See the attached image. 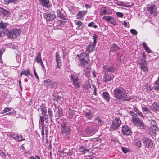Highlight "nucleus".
Wrapping results in <instances>:
<instances>
[{"label": "nucleus", "instance_id": "obj_1", "mask_svg": "<svg viewBox=\"0 0 159 159\" xmlns=\"http://www.w3.org/2000/svg\"><path fill=\"white\" fill-rule=\"evenodd\" d=\"M113 92L114 97L116 100L124 101H129L131 99L127 97L126 90L120 86L116 88Z\"/></svg>", "mask_w": 159, "mask_h": 159}, {"label": "nucleus", "instance_id": "obj_2", "mask_svg": "<svg viewBox=\"0 0 159 159\" xmlns=\"http://www.w3.org/2000/svg\"><path fill=\"white\" fill-rule=\"evenodd\" d=\"M77 57L76 59L79 64V66L81 65L83 66L86 69V70H87L86 71L85 73L88 72L89 65V55L83 52L80 55L77 54Z\"/></svg>", "mask_w": 159, "mask_h": 159}, {"label": "nucleus", "instance_id": "obj_3", "mask_svg": "<svg viewBox=\"0 0 159 159\" xmlns=\"http://www.w3.org/2000/svg\"><path fill=\"white\" fill-rule=\"evenodd\" d=\"M97 131V128L93 122H88L85 124L84 134L85 136H90L94 134Z\"/></svg>", "mask_w": 159, "mask_h": 159}, {"label": "nucleus", "instance_id": "obj_4", "mask_svg": "<svg viewBox=\"0 0 159 159\" xmlns=\"http://www.w3.org/2000/svg\"><path fill=\"white\" fill-rule=\"evenodd\" d=\"M70 128L67 126L66 123L61 124V125L60 134L62 135L65 138L69 139L70 137Z\"/></svg>", "mask_w": 159, "mask_h": 159}, {"label": "nucleus", "instance_id": "obj_5", "mask_svg": "<svg viewBox=\"0 0 159 159\" xmlns=\"http://www.w3.org/2000/svg\"><path fill=\"white\" fill-rule=\"evenodd\" d=\"M20 29H13L10 30L7 29L6 33L7 34L8 37L11 38H14L18 36L21 33Z\"/></svg>", "mask_w": 159, "mask_h": 159}, {"label": "nucleus", "instance_id": "obj_6", "mask_svg": "<svg viewBox=\"0 0 159 159\" xmlns=\"http://www.w3.org/2000/svg\"><path fill=\"white\" fill-rule=\"evenodd\" d=\"M79 76L78 74H71L70 76V78L72 82V84L76 89L79 88L81 84L80 81L78 78Z\"/></svg>", "mask_w": 159, "mask_h": 159}, {"label": "nucleus", "instance_id": "obj_7", "mask_svg": "<svg viewBox=\"0 0 159 159\" xmlns=\"http://www.w3.org/2000/svg\"><path fill=\"white\" fill-rule=\"evenodd\" d=\"M43 84L47 88L54 89H55L58 85V82L49 79L45 80Z\"/></svg>", "mask_w": 159, "mask_h": 159}, {"label": "nucleus", "instance_id": "obj_8", "mask_svg": "<svg viewBox=\"0 0 159 159\" xmlns=\"http://www.w3.org/2000/svg\"><path fill=\"white\" fill-rule=\"evenodd\" d=\"M56 15L54 14V12L53 11H49L47 13L44 15V17L47 22L52 21L51 24L53 25V20L56 18Z\"/></svg>", "mask_w": 159, "mask_h": 159}, {"label": "nucleus", "instance_id": "obj_9", "mask_svg": "<svg viewBox=\"0 0 159 159\" xmlns=\"http://www.w3.org/2000/svg\"><path fill=\"white\" fill-rule=\"evenodd\" d=\"M121 121L120 118H115L113 120L112 124L110 126V130L113 131L117 130L120 127Z\"/></svg>", "mask_w": 159, "mask_h": 159}, {"label": "nucleus", "instance_id": "obj_10", "mask_svg": "<svg viewBox=\"0 0 159 159\" xmlns=\"http://www.w3.org/2000/svg\"><path fill=\"white\" fill-rule=\"evenodd\" d=\"M142 141L143 145L148 148H151L153 145L152 140L147 137H143L142 138Z\"/></svg>", "mask_w": 159, "mask_h": 159}, {"label": "nucleus", "instance_id": "obj_11", "mask_svg": "<svg viewBox=\"0 0 159 159\" xmlns=\"http://www.w3.org/2000/svg\"><path fill=\"white\" fill-rule=\"evenodd\" d=\"M146 116L147 117L150 123L151 128L152 130L154 131H157L158 128L157 125L155 120V118L152 115L149 116Z\"/></svg>", "mask_w": 159, "mask_h": 159}, {"label": "nucleus", "instance_id": "obj_12", "mask_svg": "<svg viewBox=\"0 0 159 159\" xmlns=\"http://www.w3.org/2000/svg\"><path fill=\"white\" fill-rule=\"evenodd\" d=\"M133 122V123L138 129H144L146 128V125H144L142 120L139 118Z\"/></svg>", "mask_w": 159, "mask_h": 159}, {"label": "nucleus", "instance_id": "obj_13", "mask_svg": "<svg viewBox=\"0 0 159 159\" xmlns=\"http://www.w3.org/2000/svg\"><path fill=\"white\" fill-rule=\"evenodd\" d=\"M147 9L151 15L154 16H157V7L155 4H152L149 5L147 7Z\"/></svg>", "mask_w": 159, "mask_h": 159}, {"label": "nucleus", "instance_id": "obj_14", "mask_svg": "<svg viewBox=\"0 0 159 159\" xmlns=\"http://www.w3.org/2000/svg\"><path fill=\"white\" fill-rule=\"evenodd\" d=\"M114 77L113 74L112 73H105L103 76V80L106 83L111 81Z\"/></svg>", "mask_w": 159, "mask_h": 159}, {"label": "nucleus", "instance_id": "obj_15", "mask_svg": "<svg viewBox=\"0 0 159 159\" xmlns=\"http://www.w3.org/2000/svg\"><path fill=\"white\" fill-rule=\"evenodd\" d=\"M121 131L124 135L129 136L132 134V132L130 128L126 125L122 126Z\"/></svg>", "mask_w": 159, "mask_h": 159}, {"label": "nucleus", "instance_id": "obj_16", "mask_svg": "<svg viewBox=\"0 0 159 159\" xmlns=\"http://www.w3.org/2000/svg\"><path fill=\"white\" fill-rule=\"evenodd\" d=\"M11 137L14 139L20 142L25 140V138L23 137L22 135L19 134L15 133H13L10 134Z\"/></svg>", "mask_w": 159, "mask_h": 159}, {"label": "nucleus", "instance_id": "obj_17", "mask_svg": "<svg viewBox=\"0 0 159 159\" xmlns=\"http://www.w3.org/2000/svg\"><path fill=\"white\" fill-rule=\"evenodd\" d=\"M93 123L98 127L101 126L103 124L104 121L100 117L97 116L94 119Z\"/></svg>", "mask_w": 159, "mask_h": 159}, {"label": "nucleus", "instance_id": "obj_18", "mask_svg": "<svg viewBox=\"0 0 159 159\" xmlns=\"http://www.w3.org/2000/svg\"><path fill=\"white\" fill-rule=\"evenodd\" d=\"M95 46L96 45L93 44V43H90L86 47V52L90 53L94 51L96 49Z\"/></svg>", "mask_w": 159, "mask_h": 159}, {"label": "nucleus", "instance_id": "obj_19", "mask_svg": "<svg viewBox=\"0 0 159 159\" xmlns=\"http://www.w3.org/2000/svg\"><path fill=\"white\" fill-rule=\"evenodd\" d=\"M10 13L8 11L0 7V16H1L7 18L9 16Z\"/></svg>", "mask_w": 159, "mask_h": 159}, {"label": "nucleus", "instance_id": "obj_20", "mask_svg": "<svg viewBox=\"0 0 159 159\" xmlns=\"http://www.w3.org/2000/svg\"><path fill=\"white\" fill-rule=\"evenodd\" d=\"M84 115L85 117L86 118V120L88 119L89 120H91L94 116V114L90 110H89L85 112Z\"/></svg>", "mask_w": 159, "mask_h": 159}, {"label": "nucleus", "instance_id": "obj_21", "mask_svg": "<svg viewBox=\"0 0 159 159\" xmlns=\"http://www.w3.org/2000/svg\"><path fill=\"white\" fill-rule=\"evenodd\" d=\"M140 66L141 69L143 71L146 72L148 71V68L147 66V64L145 60H143L141 61Z\"/></svg>", "mask_w": 159, "mask_h": 159}, {"label": "nucleus", "instance_id": "obj_22", "mask_svg": "<svg viewBox=\"0 0 159 159\" xmlns=\"http://www.w3.org/2000/svg\"><path fill=\"white\" fill-rule=\"evenodd\" d=\"M41 4L43 6L46 7L48 8L50 7L49 0H38Z\"/></svg>", "mask_w": 159, "mask_h": 159}, {"label": "nucleus", "instance_id": "obj_23", "mask_svg": "<svg viewBox=\"0 0 159 159\" xmlns=\"http://www.w3.org/2000/svg\"><path fill=\"white\" fill-rule=\"evenodd\" d=\"M115 67L112 66H108L107 67L105 70V73H111L115 72Z\"/></svg>", "mask_w": 159, "mask_h": 159}, {"label": "nucleus", "instance_id": "obj_24", "mask_svg": "<svg viewBox=\"0 0 159 159\" xmlns=\"http://www.w3.org/2000/svg\"><path fill=\"white\" fill-rule=\"evenodd\" d=\"M86 11H79L76 15L77 18L82 20L83 16L85 15Z\"/></svg>", "mask_w": 159, "mask_h": 159}, {"label": "nucleus", "instance_id": "obj_25", "mask_svg": "<svg viewBox=\"0 0 159 159\" xmlns=\"http://www.w3.org/2000/svg\"><path fill=\"white\" fill-rule=\"evenodd\" d=\"M23 75H24L25 76L28 78H31L33 77L32 74L30 72L29 70H28L27 71L24 70L22 71L20 73L21 76Z\"/></svg>", "mask_w": 159, "mask_h": 159}, {"label": "nucleus", "instance_id": "obj_26", "mask_svg": "<svg viewBox=\"0 0 159 159\" xmlns=\"http://www.w3.org/2000/svg\"><path fill=\"white\" fill-rule=\"evenodd\" d=\"M120 48L115 44H113L110 49V52H115L119 50Z\"/></svg>", "mask_w": 159, "mask_h": 159}, {"label": "nucleus", "instance_id": "obj_27", "mask_svg": "<svg viewBox=\"0 0 159 159\" xmlns=\"http://www.w3.org/2000/svg\"><path fill=\"white\" fill-rule=\"evenodd\" d=\"M102 96L104 99L107 100V102H109L110 100V96L107 92H103L102 93Z\"/></svg>", "mask_w": 159, "mask_h": 159}, {"label": "nucleus", "instance_id": "obj_28", "mask_svg": "<svg viewBox=\"0 0 159 159\" xmlns=\"http://www.w3.org/2000/svg\"><path fill=\"white\" fill-rule=\"evenodd\" d=\"M48 115L45 114L44 115L40 116V120L39 123H40L41 125L42 124H44V119L46 120L48 119Z\"/></svg>", "mask_w": 159, "mask_h": 159}, {"label": "nucleus", "instance_id": "obj_29", "mask_svg": "<svg viewBox=\"0 0 159 159\" xmlns=\"http://www.w3.org/2000/svg\"><path fill=\"white\" fill-rule=\"evenodd\" d=\"M40 111L42 112V115H44L47 113V109L45 105L43 104H42L40 106Z\"/></svg>", "mask_w": 159, "mask_h": 159}, {"label": "nucleus", "instance_id": "obj_30", "mask_svg": "<svg viewBox=\"0 0 159 159\" xmlns=\"http://www.w3.org/2000/svg\"><path fill=\"white\" fill-rule=\"evenodd\" d=\"M152 108L154 111H158L159 110V103L154 102L152 104Z\"/></svg>", "mask_w": 159, "mask_h": 159}, {"label": "nucleus", "instance_id": "obj_31", "mask_svg": "<svg viewBox=\"0 0 159 159\" xmlns=\"http://www.w3.org/2000/svg\"><path fill=\"white\" fill-rule=\"evenodd\" d=\"M134 145L137 147L139 148H141L142 147L141 141L139 139H137L134 141Z\"/></svg>", "mask_w": 159, "mask_h": 159}, {"label": "nucleus", "instance_id": "obj_32", "mask_svg": "<svg viewBox=\"0 0 159 159\" xmlns=\"http://www.w3.org/2000/svg\"><path fill=\"white\" fill-rule=\"evenodd\" d=\"M60 56L57 53H56V61L57 63V66L58 68H59L60 66L61 65V61L60 60Z\"/></svg>", "mask_w": 159, "mask_h": 159}, {"label": "nucleus", "instance_id": "obj_33", "mask_svg": "<svg viewBox=\"0 0 159 159\" xmlns=\"http://www.w3.org/2000/svg\"><path fill=\"white\" fill-rule=\"evenodd\" d=\"M9 24L7 23H3L2 21L0 22V28L3 29H5L6 31L7 29V28L8 27Z\"/></svg>", "mask_w": 159, "mask_h": 159}, {"label": "nucleus", "instance_id": "obj_34", "mask_svg": "<svg viewBox=\"0 0 159 159\" xmlns=\"http://www.w3.org/2000/svg\"><path fill=\"white\" fill-rule=\"evenodd\" d=\"M141 107L142 112L145 115H147L148 113L150 112L149 108L143 107V106H142Z\"/></svg>", "mask_w": 159, "mask_h": 159}, {"label": "nucleus", "instance_id": "obj_35", "mask_svg": "<svg viewBox=\"0 0 159 159\" xmlns=\"http://www.w3.org/2000/svg\"><path fill=\"white\" fill-rule=\"evenodd\" d=\"M130 114L132 116V120L133 122L135 120H137V119L139 118L137 116V114H135L134 112L130 111Z\"/></svg>", "mask_w": 159, "mask_h": 159}, {"label": "nucleus", "instance_id": "obj_36", "mask_svg": "<svg viewBox=\"0 0 159 159\" xmlns=\"http://www.w3.org/2000/svg\"><path fill=\"white\" fill-rule=\"evenodd\" d=\"M42 61L41 58V54L40 52H38L36 57L34 61H35L37 63H39Z\"/></svg>", "mask_w": 159, "mask_h": 159}, {"label": "nucleus", "instance_id": "obj_37", "mask_svg": "<svg viewBox=\"0 0 159 159\" xmlns=\"http://www.w3.org/2000/svg\"><path fill=\"white\" fill-rule=\"evenodd\" d=\"M116 5L120 6L126 7V4L125 2H123L120 1L116 0L115 2Z\"/></svg>", "mask_w": 159, "mask_h": 159}, {"label": "nucleus", "instance_id": "obj_38", "mask_svg": "<svg viewBox=\"0 0 159 159\" xmlns=\"http://www.w3.org/2000/svg\"><path fill=\"white\" fill-rule=\"evenodd\" d=\"M142 45H143V48L144 49L145 51L148 53H150L152 52V51L150 50L149 48L147 46L145 42H143Z\"/></svg>", "mask_w": 159, "mask_h": 159}, {"label": "nucleus", "instance_id": "obj_39", "mask_svg": "<svg viewBox=\"0 0 159 159\" xmlns=\"http://www.w3.org/2000/svg\"><path fill=\"white\" fill-rule=\"evenodd\" d=\"M75 24L77 26V28L79 29H82L83 28L82 25L83 23L80 21H75Z\"/></svg>", "mask_w": 159, "mask_h": 159}, {"label": "nucleus", "instance_id": "obj_40", "mask_svg": "<svg viewBox=\"0 0 159 159\" xmlns=\"http://www.w3.org/2000/svg\"><path fill=\"white\" fill-rule=\"evenodd\" d=\"M56 98V101L58 103H60L63 100V98L61 96L57 95Z\"/></svg>", "mask_w": 159, "mask_h": 159}, {"label": "nucleus", "instance_id": "obj_41", "mask_svg": "<svg viewBox=\"0 0 159 159\" xmlns=\"http://www.w3.org/2000/svg\"><path fill=\"white\" fill-rule=\"evenodd\" d=\"M12 108L11 107H6L4 110H2L1 112V114H3L6 113L11 110Z\"/></svg>", "mask_w": 159, "mask_h": 159}, {"label": "nucleus", "instance_id": "obj_42", "mask_svg": "<svg viewBox=\"0 0 159 159\" xmlns=\"http://www.w3.org/2000/svg\"><path fill=\"white\" fill-rule=\"evenodd\" d=\"M98 35L95 34H94L93 39V44L96 45L97 43V39L98 38Z\"/></svg>", "mask_w": 159, "mask_h": 159}, {"label": "nucleus", "instance_id": "obj_43", "mask_svg": "<svg viewBox=\"0 0 159 159\" xmlns=\"http://www.w3.org/2000/svg\"><path fill=\"white\" fill-rule=\"evenodd\" d=\"M16 111L13 110L12 111L9 112L8 113H6V115H10L12 116H14L16 115Z\"/></svg>", "mask_w": 159, "mask_h": 159}, {"label": "nucleus", "instance_id": "obj_44", "mask_svg": "<svg viewBox=\"0 0 159 159\" xmlns=\"http://www.w3.org/2000/svg\"><path fill=\"white\" fill-rule=\"evenodd\" d=\"M137 116H139L140 117L142 118L143 119H145V117L142 113L138 110L136 112Z\"/></svg>", "mask_w": 159, "mask_h": 159}, {"label": "nucleus", "instance_id": "obj_45", "mask_svg": "<svg viewBox=\"0 0 159 159\" xmlns=\"http://www.w3.org/2000/svg\"><path fill=\"white\" fill-rule=\"evenodd\" d=\"M48 112L49 115V117L50 119L52 120V118L53 116V115L52 113V111L50 108L48 109Z\"/></svg>", "mask_w": 159, "mask_h": 159}, {"label": "nucleus", "instance_id": "obj_46", "mask_svg": "<svg viewBox=\"0 0 159 159\" xmlns=\"http://www.w3.org/2000/svg\"><path fill=\"white\" fill-rule=\"evenodd\" d=\"M41 125L42 126V130L41 131V135L42 136V137L43 138L44 137V128L45 127V125L44 124H42Z\"/></svg>", "mask_w": 159, "mask_h": 159}, {"label": "nucleus", "instance_id": "obj_47", "mask_svg": "<svg viewBox=\"0 0 159 159\" xmlns=\"http://www.w3.org/2000/svg\"><path fill=\"white\" fill-rule=\"evenodd\" d=\"M18 0H4L6 4H9L10 3H14L17 1Z\"/></svg>", "mask_w": 159, "mask_h": 159}, {"label": "nucleus", "instance_id": "obj_48", "mask_svg": "<svg viewBox=\"0 0 159 159\" xmlns=\"http://www.w3.org/2000/svg\"><path fill=\"white\" fill-rule=\"evenodd\" d=\"M112 18L111 16H104L103 17V19L106 20L107 21H109Z\"/></svg>", "mask_w": 159, "mask_h": 159}, {"label": "nucleus", "instance_id": "obj_49", "mask_svg": "<svg viewBox=\"0 0 159 159\" xmlns=\"http://www.w3.org/2000/svg\"><path fill=\"white\" fill-rule=\"evenodd\" d=\"M116 15L117 17H122L123 16V14L121 12H117L116 13Z\"/></svg>", "mask_w": 159, "mask_h": 159}, {"label": "nucleus", "instance_id": "obj_50", "mask_svg": "<svg viewBox=\"0 0 159 159\" xmlns=\"http://www.w3.org/2000/svg\"><path fill=\"white\" fill-rule=\"evenodd\" d=\"M0 154L1 157H4V159H5V158H6L5 157L7 154V153L3 152V151H2L1 152H0Z\"/></svg>", "mask_w": 159, "mask_h": 159}, {"label": "nucleus", "instance_id": "obj_51", "mask_svg": "<svg viewBox=\"0 0 159 159\" xmlns=\"http://www.w3.org/2000/svg\"><path fill=\"white\" fill-rule=\"evenodd\" d=\"M121 148L123 152L125 154H126V153L128 152V149L127 148L122 147Z\"/></svg>", "mask_w": 159, "mask_h": 159}, {"label": "nucleus", "instance_id": "obj_52", "mask_svg": "<svg viewBox=\"0 0 159 159\" xmlns=\"http://www.w3.org/2000/svg\"><path fill=\"white\" fill-rule=\"evenodd\" d=\"M130 32L134 35H136L137 34V32L136 30L134 29H131L130 30Z\"/></svg>", "mask_w": 159, "mask_h": 159}, {"label": "nucleus", "instance_id": "obj_53", "mask_svg": "<svg viewBox=\"0 0 159 159\" xmlns=\"http://www.w3.org/2000/svg\"><path fill=\"white\" fill-rule=\"evenodd\" d=\"M152 89L156 90H158L159 91V85L154 86L152 87Z\"/></svg>", "mask_w": 159, "mask_h": 159}, {"label": "nucleus", "instance_id": "obj_54", "mask_svg": "<svg viewBox=\"0 0 159 159\" xmlns=\"http://www.w3.org/2000/svg\"><path fill=\"white\" fill-rule=\"evenodd\" d=\"M40 65L43 70L44 73L45 74L46 72V70L45 69V67L43 64V63H42V64H40Z\"/></svg>", "mask_w": 159, "mask_h": 159}, {"label": "nucleus", "instance_id": "obj_55", "mask_svg": "<svg viewBox=\"0 0 159 159\" xmlns=\"http://www.w3.org/2000/svg\"><path fill=\"white\" fill-rule=\"evenodd\" d=\"M33 71H34V74L35 76L36 77V78L38 79H39V77L38 76L37 74V72L35 70V67H34L33 69Z\"/></svg>", "mask_w": 159, "mask_h": 159}, {"label": "nucleus", "instance_id": "obj_56", "mask_svg": "<svg viewBox=\"0 0 159 159\" xmlns=\"http://www.w3.org/2000/svg\"><path fill=\"white\" fill-rule=\"evenodd\" d=\"M107 10L106 9H104L102 10V11H101L100 13V15L101 16H102L104 14H107Z\"/></svg>", "mask_w": 159, "mask_h": 159}, {"label": "nucleus", "instance_id": "obj_57", "mask_svg": "<svg viewBox=\"0 0 159 159\" xmlns=\"http://www.w3.org/2000/svg\"><path fill=\"white\" fill-rule=\"evenodd\" d=\"M89 84H84L83 86L84 89H89Z\"/></svg>", "mask_w": 159, "mask_h": 159}, {"label": "nucleus", "instance_id": "obj_58", "mask_svg": "<svg viewBox=\"0 0 159 159\" xmlns=\"http://www.w3.org/2000/svg\"><path fill=\"white\" fill-rule=\"evenodd\" d=\"M123 25H124L125 27H129V24L128 23L126 22L125 21H124L123 23Z\"/></svg>", "mask_w": 159, "mask_h": 159}, {"label": "nucleus", "instance_id": "obj_59", "mask_svg": "<svg viewBox=\"0 0 159 159\" xmlns=\"http://www.w3.org/2000/svg\"><path fill=\"white\" fill-rule=\"evenodd\" d=\"M85 148V147L84 146H81L80 148V151L81 152H82L84 153V152Z\"/></svg>", "mask_w": 159, "mask_h": 159}, {"label": "nucleus", "instance_id": "obj_60", "mask_svg": "<svg viewBox=\"0 0 159 159\" xmlns=\"http://www.w3.org/2000/svg\"><path fill=\"white\" fill-rule=\"evenodd\" d=\"M94 23L93 21L91 22L88 24V26L92 27Z\"/></svg>", "mask_w": 159, "mask_h": 159}, {"label": "nucleus", "instance_id": "obj_61", "mask_svg": "<svg viewBox=\"0 0 159 159\" xmlns=\"http://www.w3.org/2000/svg\"><path fill=\"white\" fill-rule=\"evenodd\" d=\"M147 85H146V87L147 88V91H148V90H149L150 91H151L152 90V89L151 88V86L150 85H148V84H147Z\"/></svg>", "mask_w": 159, "mask_h": 159}, {"label": "nucleus", "instance_id": "obj_62", "mask_svg": "<svg viewBox=\"0 0 159 159\" xmlns=\"http://www.w3.org/2000/svg\"><path fill=\"white\" fill-rule=\"evenodd\" d=\"M4 52V50L3 49L0 50V57H1L2 54Z\"/></svg>", "mask_w": 159, "mask_h": 159}, {"label": "nucleus", "instance_id": "obj_63", "mask_svg": "<svg viewBox=\"0 0 159 159\" xmlns=\"http://www.w3.org/2000/svg\"><path fill=\"white\" fill-rule=\"evenodd\" d=\"M66 154L68 156L71 155L72 154V152L71 151H70V150H69V151L66 152Z\"/></svg>", "mask_w": 159, "mask_h": 159}, {"label": "nucleus", "instance_id": "obj_64", "mask_svg": "<svg viewBox=\"0 0 159 159\" xmlns=\"http://www.w3.org/2000/svg\"><path fill=\"white\" fill-rule=\"evenodd\" d=\"M155 84L156 85H159V76L157 80L155 81Z\"/></svg>", "mask_w": 159, "mask_h": 159}]
</instances>
